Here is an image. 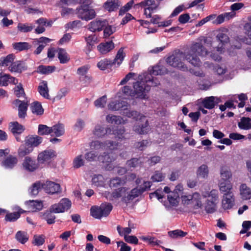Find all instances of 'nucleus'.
I'll return each mask as SVG.
<instances>
[{
	"instance_id": "1",
	"label": "nucleus",
	"mask_w": 251,
	"mask_h": 251,
	"mask_svg": "<svg viewBox=\"0 0 251 251\" xmlns=\"http://www.w3.org/2000/svg\"><path fill=\"white\" fill-rule=\"evenodd\" d=\"M127 103L125 101H112L108 105V109L112 111L126 110L124 114L127 117L132 118L137 122L136 125L133 126V130L140 134L147 133L149 130V127L148 121L146 117L136 111L127 110Z\"/></svg>"
},
{
	"instance_id": "2",
	"label": "nucleus",
	"mask_w": 251,
	"mask_h": 251,
	"mask_svg": "<svg viewBox=\"0 0 251 251\" xmlns=\"http://www.w3.org/2000/svg\"><path fill=\"white\" fill-rule=\"evenodd\" d=\"M207 53V50L201 43H196L192 46L190 52L186 54L185 59L194 66L200 67L201 62L197 55L205 56Z\"/></svg>"
},
{
	"instance_id": "3",
	"label": "nucleus",
	"mask_w": 251,
	"mask_h": 251,
	"mask_svg": "<svg viewBox=\"0 0 251 251\" xmlns=\"http://www.w3.org/2000/svg\"><path fill=\"white\" fill-rule=\"evenodd\" d=\"M151 75L145 77L144 80L137 81L133 84V88L135 89L138 97L144 96V93L150 91L151 87H155L159 84V81L156 78H152Z\"/></svg>"
},
{
	"instance_id": "4",
	"label": "nucleus",
	"mask_w": 251,
	"mask_h": 251,
	"mask_svg": "<svg viewBox=\"0 0 251 251\" xmlns=\"http://www.w3.org/2000/svg\"><path fill=\"white\" fill-rule=\"evenodd\" d=\"M113 208L111 203L102 204L100 206H93L91 208V215L95 219H100L107 216Z\"/></svg>"
},
{
	"instance_id": "5",
	"label": "nucleus",
	"mask_w": 251,
	"mask_h": 251,
	"mask_svg": "<svg viewBox=\"0 0 251 251\" xmlns=\"http://www.w3.org/2000/svg\"><path fill=\"white\" fill-rule=\"evenodd\" d=\"M185 56L186 54L182 52L173 54L167 58V62L170 66L177 68L181 71H186L188 70V69L183 62V61L185 59Z\"/></svg>"
},
{
	"instance_id": "6",
	"label": "nucleus",
	"mask_w": 251,
	"mask_h": 251,
	"mask_svg": "<svg viewBox=\"0 0 251 251\" xmlns=\"http://www.w3.org/2000/svg\"><path fill=\"white\" fill-rule=\"evenodd\" d=\"M90 147L95 150H109L113 151L118 149V143L111 140H106L104 142L94 141L91 143Z\"/></svg>"
},
{
	"instance_id": "7",
	"label": "nucleus",
	"mask_w": 251,
	"mask_h": 251,
	"mask_svg": "<svg viewBox=\"0 0 251 251\" xmlns=\"http://www.w3.org/2000/svg\"><path fill=\"white\" fill-rule=\"evenodd\" d=\"M127 190H128V189L127 187H121L114 190L112 192H105L104 195L108 200L113 202H117L120 198H121V201H123V198L126 196Z\"/></svg>"
},
{
	"instance_id": "8",
	"label": "nucleus",
	"mask_w": 251,
	"mask_h": 251,
	"mask_svg": "<svg viewBox=\"0 0 251 251\" xmlns=\"http://www.w3.org/2000/svg\"><path fill=\"white\" fill-rule=\"evenodd\" d=\"M76 14L79 18L86 21L91 20L96 16L95 10L84 5L77 8Z\"/></svg>"
},
{
	"instance_id": "9",
	"label": "nucleus",
	"mask_w": 251,
	"mask_h": 251,
	"mask_svg": "<svg viewBox=\"0 0 251 251\" xmlns=\"http://www.w3.org/2000/svg\"><path fill=\"white\" fill-rule=\"evenodd\" d=\"M72 205V202L68 199L64 198L59 202L52 205L50 211L54 213H63L69 210Z\"/></svg>"
},
{
	"instance_id": "10",
	"label": "nucleus",
	"mask_w": 251,
	"mask_h": 251,
	"mask_svg": "<svg viewBox=\"0 0 251 251\" xmlns=\"http://www.w3.org/2000/svg\"><path fill=\"white\" fill-rule=\"evenodd\" d=\"M116 159V155L112 153L103 152L98 157V161L105 164V168L108 170H111L113 166L111 163Z\"/></svg>"
},
{
	"instance_id": "11",
	"label": "nucleus",
	"mask_w": 251,
	"mask_h": 251,
	"mask_svg": "<svg viewBox=\"0 0 251 251\" xmlns=\"http://www.w3.org/2000/svg\"><path fill=\"white\" fill-rule=\"evenodd\" d=\"M22 165L25 170L30 172L35 171L39 167L38 163L36 160L29 156H26L25 158Z\"/></svg>"
},
{
	"instance_id": "12",
	"label": "nucleus",
	"mask_w": 251,
	"mask_h": 251,
	"mask_svg": "<svg viewBox=\"0 0 251 251\" xmlns=\"http://www.w3.org/2000/svg\"><path fill=\"white\" fill-rule=\"evenodd\" d=\"M42 188L47 193L51 194L61 191L60 185L51 181H47L45 183H42Z\"/></svg>"
},
{
	"instance_id": "13",
	"label": "nucleus",
	"mask_w": 251,
	"mask_h": 251,
	"mask_svg": "<svg viewBox=\"0 0 251 251\" xmlns=\"http://www.w3.org/2000/svg\"><path fill=\"white\" fill-rule=\"evenodd\" d=\"M13 103L18 106V116L20 118L24 119L26 116V111L28 107V103L23 100L17 99Z\"/></svg>"
},
{
	"instance_id": "14",
	"label": "nucleus",
	"mask_w": 251,
	"mask_h": 251,
	"mask_svg": "<svg viewBox=\"0 0 251 251\" xmlns=\"http://www.w3.org/2000/svg\"><path fill=\"white\" fill-rule=\"evenodd\" d=\"M111 131L112 129L110 127H104L102 125H97L93 131V133L96 137L98 138H102L107 134H112Z\"/></svg>"
},
{
	"instance_id": "15",
	"label": "nucleus",
	"mask_w": 251,
	"mask_h": 251,
	"mask_svg": "<svg viewBox=\"0 0 251 251\" xmlns=\"http://www.w3.org/2000/svg\"><path fill=\"white\" fill-rule=\"evenodd\" d=\"M142 194V191L138 187L134 188L129 192L127 191L126 196H125V197L123 198V202L127 204L129 203L130 201L133 200Z\"/></svg>"
},
{
	"instance_id": "16",
	"label": "nucleus",
	"mask_w": 251,
	"mask_h": 251,
	"mask_svg": "<svg viewBox=\"0 0 251 251\" xmlns=\"http://www.w3.org/2000/svg\"><path fill=\"white\" fill-rule=\"evenodd\" d=\"M56 156L55 152L52 150H46L40 153L38 156L39 162L43 163Z\"/></svg>"
},
{
	"instance_id": "17",
	"label": "nucleus",
	"mask_w": 251,
	"mask_h": 251,
	"mask_svg": "<svg viewBox=\"0 0 251 251\" xmlns=\"http://www.w3.org/2000/svg\"><path fill=\"white\" fill-rule=\"evenodd\" d=\"M119 0H107L103 4V8L109 12L116 11L121 5Z\"/></svg>"
},
{
	"instance_id": "18",
	"label": "nucleus",
	"mask_w": 251,
	"mask_h": 251,
	"mask_svg": "<svg viewBox=\"0 0 251 251\" xmlns=\"http://www.w3.org/2000/svg\"><path fill=\"white\" fill-rule=\"evenodd\" d=\"M234 199L232 193H225L222 200V206L225 209L232 207L233 205Z\"/></svg>"
},
{
	"instance_id": "19",
	"label": "nucleus",
	"mask_w": 251,
	"mask_h": 251,
	"mask_svg": "<svg viewBox=\"0 0 251 251\" xmlns=\"http://www.w3.org/2000/svg\"><path fill=\"white\" fill-rule=\"evenodd\" d=\"M107 24V22L105 20L94 21L89 24V29L93 32L100 31Z\"/></svg>"
},
{
	"instance_id": "20",
	"label": "nucleus",
	"mask_w": 251,
	"mask_h": 251,
	"mask_svg": "<svg viewBox=\"0 0 251 251\" xmlns=\"http://www.w3.org/2000/svg\"><path fill=\"white\" fill-rule=\"evenodd\" d=\"M38 91L43 97L46 99H50L49 95V89L47 81L42 80L41 81L38 87Z\"/></svg>"
},
{
	"instance_id": "21",
	"label": "nucleus",
	"mask_w": 251,
	"mask_h": 251,
	"mask_svg": "<svg viewBox=\"0 0 251 251\" xmlns=\"http://www.w3.org/2000/svg\"><path fill=\"white\" fill-rule=\"evenodd\" d=\"M245 33L248 35L247 37H238V40L239 42L245 43L248 45H251V23H247L244 25Z\"/></svg>"
},
{
	"instance_id": "22",
	"label": "nucleus",
	"mask_w": 251,
	"mask_h": 251,
	"mask_svg": "<svg viewBox=\"0 0 251 251\" xmlns=\"http://www.w3.org/2000/svg\"><path fill=\"white\" fill-rule=\"evenodd\" d=\"M201 195L203 198H207V200L219 202V192L217 190L213 189L210 191L202 190Z\"/></svg>"
},
{
	"instance_id": "23",
	"label": "nucleus",
	"mask_w": 251,
	"mask_h": 251,
	"mask_svg": "<svg viewBox=\"0 0 251 251\" xmlns=\"http://www.w3.org/2000/svg\"><path fill=\"white\" fill-rule=\"evenodd\" d=\"M8 69L11 72L21 73L23 71L26 70V68L23 62L16 61L13 62L11 66H10Z\"/></svg>"
},
{
	"instance_id": "24",
	"label": "nucleus",
	"mask_w": 251,
	"mask_h": 251,
	"mask_svg": "<svg viewBox=\"0 0 251 251\" xmlns=\"http://www.w3.org/2000/svg\"><path fill=\"white\" fill-rule=\"evenodd\" d=\"M42 142V138L38 136H29L25 139V145L31 147H37Z\"/></svg>"
},
{
	"instance_id": "25",
	"label": "nucleus",
	"mask_w": 251,
	"mask_h": 251,
	"mask_svg": "<svg viewBox=\"0 0 251 251\" xmlns=\"http://www.w3.org/2000/svg\"><path fill=\"white\" fill-rule=\"evenodd\" d=\"M197 176L199 178L206 179L208 177L209 168L206 164H203L199 167L196 171Z\"/></svg>"
},
{
	"instance_id": "26",
	"label": "nucleus",
	"mask_w": 251,
	"mask_h": 251,
	"mask_svg": "<svg viewBox=\"0 0 251 251\" xmlns=\"http://www.w3.org/2000/svg\"><path fill=\"white\" fill-rule=\"evenodd\" d=\"M114 48V44L112 41L101 43L98 46V49L102 54H105Z\"/></svg>"
},
{
	"instance_id": "27",
	"label": "nucleus",
	"mask_w": 251,
	"mask_h": 251,
	"mask_svg": "<svg viewBox=\"0 0 251 251\" xmlns=\"http://www.w3.org/2000/svg\"><path fill=\"white\" fill-rule=\"evenodd\" d=\"M124 47L121 48L117 51L114 59L112 60L113 64L117 65V67L122 64L126 56V53L124 52Z\"/></svg>"
},
{
	"instance_id": "28",
	"label": "nucleus",
	"mask_w": 251,
	"mask_h": 251,
	"mask_svg": "<svg viewBox=\"0 0 251 251\" xmlns=\"http://www.w3.org/2000/svg\"><path fill=\"white\" fill-rule=\"evenodd\" d=\"M51 135L56 137H59L64 134L65 132L64 126L62 124H58L50 127Z\"/></svg>"
},
{
	"instance_id": "29",
	"label": "nucleus",
	"mask_w": 251,
	"mask_h": 251,
	"mask_svg": "<svg viewBox=\"0 0 251 251\" xmlns=\"http://www.w3.org/2000/svg\"><path fill=\"white\" fill-rule=\"evenodd\" d=\"M105 119L108 123L111 124L121 125L125 124L123 119L119 116L108 114L106 116Z\"/></svg>"
},
{
	"instance_id": "30",
	"label": "nucleus",
	"mask_w": 251,
	"mask_h": 251,
	"mask_svg": "<svg viewBox=\"0 0 251 251\" xmlns=\"http://www.w3.org/2000/svg\"><path fill=\"white\" fill-rule=\"evenodd\" d=\"M216 100H218V98L213 96L206 97L203 100L202 104L205 108L211 109L218 103Z\"/></svg>"
},
{
	"instance_id": "31",
	"label": "nucleus",
	"mask_w": 251,
	"mask_h": 251,
	"mask_svg": "<svg viewBox=\"0 0 251 251\" xmlns=\"http://www.w3.org/2000/svg\"><path fill=\"white\" fill-rule=\"evenodd\" d=\"M10 127L11 131L14 136L21 134L25 130L24 126L19 124L17 122L11 123L10 124Z\"/></svg>"
},
{
	"instance_id": "32",
	"label": "nucleus",
	"mask_w": 251,
	"mask_h": 251,
	"mask_svg": "<svg viewBox=\"0 0 251 251\" xmlns=\"http://www.w3.org/2000/svg\"><path fill=\"white\" fill-rule=\"evenodd\" d=\"M18 160L15 156L10 155L2 162V165L7 169H11L17 163Z\"/></svg>"
},
{
	"instance_id": "33",
	"label": "nucleus",
	"mask_w": 251,
	"mask_h": 251,
	"mask_svg": "<svg viewBox=\"0 0 251 251\" xmlns=\"http://www.w3.org/2000/svg\"><path fill=\"white\" fill-rule=\"evenodd\" d=\"M238 127L244 130L251 129V119L248 117H242L238 123Z\"/></svg>"
},
{
	"instance_id": "34",
	"label": "nucleus",
	"mask_w": 251,
	"mask_h": 251,
	"mask_svg": "<svg viewBox=\"0 0 251 251\" xmlns=\"http://www.w3.org/2000/svg\"><path fill=\"white\" fill-rule=\"evenodd\" d=\"M15 56L13 54H10L6 57L0 58V65L4 67H9L11 66L14 62Z\"/></svg>"
},
{
	"instance_id": "35",
	"label": "nucleus",
	"mask_w": 251,
	"mask_h": 251,
	"mask_svg": "<svg viewBox=\"0 0 251 251\" xmlns=\"http://www.w3.org/2000/svg\"><path fill=\"white\" fill-rule=\"evenodd\" d=\"M240 195L243 200H248L251 198V190L246 184H242L240 188Z\"/></svg>"
},
{
	"instance_id": "36",
	"label": "nucleus",
	"mask_w": 251,
	"mask_h": 251,
	"mask_svg": "<svg viewBox=\"0 0 251 251\" xmlns=\"http://www.w3.org/2000/svg\"><path fill=\"white\" fill-rule=\"evenodd\" d=\"M57 52L58 59L61 63L65 64L70 60L69 56L64 49L59 48L57 50Z\"/></svg>"
},
{
	"instance_id": "37",
	"label": "nucleus",
	"mask_w": 251,
	"mask_h": 251,
	"mask_svg": "<svg viewBox=\"0 0 251 251\" xmlns=\"http://www.w3.org/2000/svg\"><path fill=\"white\" fill-rule=\"evenodd\" d=\"M23 213L24 210L22 209H19L18 212L7 213L5 217V220L8 222H15L20 218L21 214Z\"/></svg>"
},
{
	"instance_id": "38",
	"label": "nucleus",
	"mask_w": 251,
	"mask_h": 251,
	"mask_svg": "<svg viewBox=\"0 0 251 251\" xmlns=\"http://www.w3.org/2000/svg\"><path fill=\"white\" fill-rule=\"evenodd\" d=\"M30 109L33 113L37 115H41L44 112V109L41 104L38 101L32 102L30 104Z\"/></svg>"
},
{
	"instance_id": "39",
	"label": "nucleus",
	"mask_w": 251,
	"mask_h": 251,
	"mask_svg": "<svg viewBox=\"0 0 251 251\" xmlns=\"http://www.w3.org/2000/svg\"><path fill=\"white\" fill-rule=\"evenodd\" d=\"M219 187L220 191L222 193H225V194L232 193L230 191L232 186L230 181H219Z\"/></svg>"
},
{
	"instance_id": "40",
	"label": "nucleus",
	"mask_w": 251,
	"mask_h": 251,
	"mask_svg": "<svg viewBox=\"0 0 251 251\" xmlns=\"http://www.w3.org/2000/svg\"><path fill=\"white\" fill-rule=\"evenodd\" d=\"M232 174L227 168L223 167L220 171V180L219 181H229V179L231 177Z\"/></svg>"
},
{
	"instance_id": "41",
	"label": "nucleus",
	"mask_w": 251,
	"mask_h": 251,
	"mask_svg": "<svg viewBox=\"0 0 251 251\" xmlns=\"http://www.w3.org/2000/svg\"><path fill=\"white\" fill-rule=\"evenodd\" d=\"M114 65L112 60L107 59H103L99 61L97 64L98 67L101 70H104L110 68Z\"/></svg>"
},
{
	"instance_id": "42",
	"label": "nucleus",
	"mask_w": 251,
	"mask_h": 251,
	"mask_svg": "<svg viewBox=\"0 0 251 251\" xmlns=\"http://www.w3.org/2000/svg\"><path fill=\"white\" fill-rule=\"evenodd\" d=\"M134 91L132 92L130 87L128 86H125L122 89V92L125 97H129L130 96L131 97H135V98H143L144 96L142 97H138V94L136 93L135 89L134 88Z\"/></svg>"
},
{
	"instance_id": "43",
	"label": "nucleus",
	"mask_w": 251,
	"mask_h": 251,
	"mask_svg": "<svg viewBox=\"0 0 251 251\" xmlns=\"http://www.w3.org/2000/svg\"><path fill=\"white\" fill-rule=\"evenodd\" d=\"M226 30L220 31L216 36L217 39L219 41L222 45L228 43L229 38L227 34Z\"/></svg>"
},
{
	"instance_id": "44",
	"label": "nucleus",
	"mask_w": 251,
	"mask_h": 251,
	"mask_svg": "<svg viewBox=\"0 0 251 251\" xmlns=\"http://www.w3.org/2000/svg\"><path fill=\"white\" fill-rule=\"evenodd\" d=\"M16 240L22 244L25 243L28 240V235L26 232L18 231L15 235Z\"/></svg>"
},
{
	"instance_id": "45",
	"label": "nucleus",
	"mask_w": 251,
	"mask_h": 251,
	"mask_svg": "<svg viewBox=\"0 0 251 251\" xmlns=\"http://www.w3.org/2000/svg\"><path fill=\"white\" fill-rule=\"evenodd\" d=\"M43 206L42 202L39 201H30L28 204V209L32 212L41 210Z\"/></svg>"
},
{
	"instance_id": "46",
	"label": "nucleus",
	"mask_w": 251,
	"mask_h": 251,
	"mask_svg": "<svg viewBox=\"0 0 251 251\" xmlns=\"http://www.w3.org/2000/svg\"><path fill=\"white\" fill-rule=\"evenodd\" d=\"M143 162L141 158H132L126 161V164L128 168H136L140 166Z\"/></svg>"
},
{
	"instance_id": "47",
	"label": "nucleus",
	"mask_w": 251,
	"mask_h": 251,
	"mask_svg": "<svg viewBox=\"0 0 251 251\" xmlns=\"http://www.w3.org/2000/svg\"><path fill=\"white\" fill-rule=\"evenodd\" d=\"M126 183L125 180L119 177H115L110 179L109 186L110 188H116L124 185Z\"/></svg>"
},
{
	"instance_id": "48",
	"label": "nucleus",
	"mask_w": 251,
	"mask_h": 251,
	"mask_svg": "<svg viewBox=\"0 0 251 251\" xmlns=\"http://www.w3.org/2000/svg\"><path fill=\"white\" fill-rule=\"evenodd\" d=\"M126 130L124 127H117L112 131V134H114L115 137L119 140H124L126 138L125 137V133Z\"/></svg>"
},
{
	"instance_id": "49",
	"label": "nucleus",
	"mask_w": 251,
	"mask_h": 251,
	"mask_svg": "<svg viewBox=\"0 0 251 251\" xmlns=\"http://www.w3.org/2000/svg\"><path fill=\"white\" fill-rule=\"evenodd\" d=\"M55 70V67L51 66H39L37 72L42 74H49L52 73Z\"/></svg>"
},
{
	"instance_id": "50",
	"label": "nucleus",
	"mask_w": 251,
	"mask_h": 251,
	"mask_svg": "<svg viewBox=\"0 0 251 251\" xmlns=\"http://www.w3.org/2000/svg\"><path fill=\"white\" fill-rule=\"evenodd\" d=\"M168 200L170 203L173 206H175L178 203L179 199V194L176 192H171L168 195Z\"/></svg>"
},
{
	"instance_id": "51",
	"label": "nucleus",
	"mask_w": 251,
	"mask_h": 251,
	"mask_svg": "<svg viewBox=\"0 0 251 251\" xmlns=\"http://www.w3.org/2000/svg\"><path fill=\"white\" fill-rule=\"evenodd\" d=\"M33 151V148L29 146H21L18 150V154L20 157H24L30 152Z\"/></svg>"
},
{
	"instance_id": "52",
	"label": "nucleus",
	"mask_w": 251,
	"mask_h": 251,
	"mask_svg": "<svg viewBox=\"0 0 251 251\" xmlns=\"http://www.w3.org/2000/svg\"><path fill=\"white\" fill-rule=\"evenodd\" d=\"M140 239L144 241H147L152 246H159L161 242L160 240H158L154 237L150 236H142Z\"/></svg>"
},
{
	"instance_id": "53",
	"label": "nucleus",
	"mask_w": 251,
	"mask_h": 251,
	"mask_svg": "<svg viewBox=\"0 0 251 251\" xmlns=\"http://www.w3.org/2000/svg\"><path fill=\"white\" fill-rule=\"evenodd\" d=\"M34 26L32 24L19 23L17 28L19 31L22 32H28L33 29Z\"/></svg>"
},
{
	"instance_id": "54",
	"label": "nucleus",
	"mask_w": 251,
	"mask_h": 251,
	"mask_svg": "<svg viewBox=\"0 0 251 251\" xmlns=\"http://www.w3.org/2000/svg\"><path fill=\"white\" fill-rule=\"evenodd\" d=\"M13 48L17 50L22 51L27 50L30 48V46L27 42H18L12 44Z\"/></svg>"
},
{
	"instance_id": "55",
	"label": "nucleus",
	"mask_w": 251,
	"mask_h": 251,
	"mask_svg": "<svg viewBox=\"0 0 251 251\" xmlns=\"http://www.w3.org/2000/svg\"><path fill=\"white\" fill-rule=\"evenodd\" d=\"M165 177V175L159 171H155L151 176V179L152 182H158L163 181Z\"/></svg>"
},
{
	"instance_id": "56",
	"label": "nucleus",
	"mask_w": 251,
	"mask_h": 251,
	"mask_svg": "<svg viewBox=\"0 0 251 251\" xmlns=\"http://www.w3.org/2000/svg\"><path fill=\"white\" fill-rule=\"evenodd\" d=\"M218 202L210 200H207L205 205V210L208 213L214 212L216 208V205Z\"/></svg>"
},
{
	"instance_id": "57",
	"label": "nucleus",
	"mask_w": 251,
	"mask_h": 251,
	"mask_svg": "<svg viewBox=\"0 0 251 251\" xmlns=\"http://www.w3.org/2000/svg\"><path fill=\"white\" fill-rule=\"evenodd\" d=\"M167 69L163 66H156L153 67L151 74L153 75H162L167 74Z\"/></svg>"
},
{
	"instance_id": "58",
	"label": "nucleus",
	"mask_w": 251,
	"mask_h": 251,
	"mask_svg": "<svg viewBox=\"0 0 251 251\" xmlns=\"http://www.w3.org/2000/svg\"><path fill=\"white\" fill-rule=\"evenodd\" d=\"M92 183L96 186H102L104 184V178L101 175H95L92 178Z\"/></svg>"
},
{
	"instance_id": "59",
	"label": "nucleus",
	"mask_w": 251,
	"mask_h": 251,
	"mask_svg": "<svg viewBox=\"0 0 251 251\" xmlns=\"http://www.w3.org/2000/svg\"><path fill=\"white\" fill-rule=\"evenodd\" d=\"M168 234L171 238H177L184 237L187 234V233L181 230L176 229L168 232Z\"/></svg>"
},
{
	"instance_id": "60",
	"label": "nucleus",
	"mask_w": 251,
	"mask_h": 251,
	"mask_svg": "<svg viewBox=\"0 0 251 251\" xmlns=\"http://www.w3.org/2000/svg\"><path fill=\"white\" fill-rule=\"evenodd\" d=\"M99 155L97 151H90L85 153V158L89 162H93L98 160Z\"/></svg>"
},
{
	"instance_id": "61",
	"label": "nucleus",
	"mask_w": 251,
	"mask_h": 251,
	"mask_svg": "<svg viewBox=\"0 0 251 251\" xmlns=\"http://www.w3.org/2000/svg\"><path fill=\"white\" fill-rule=\"evenodd\" d=\"M84 165V160L82 155L76 156L73 161V166L75 168H79Z\"/></svg>"
},
{
	"instance_id": "62",
	"label": "nucleus",
	"mask_w": 251,
	"mask_h": 251,
	"mask_svg": "<svg viewBox=\"0 0 251 251\" xmlns=\"http://www.w3.org/2000/svg\"><path fill=\"white\" fill-rule=\"evenodd\" d=\"M38 132L40 135L51 134L50 127L44 125H39Z\"/></svg>"
},
{
	"instance_id": "63",
	"label": "nucleus",
	"mask_w": 251,
	"mask_h": 251,
	"mask_svg": "<svg viewBox=\"0 0 251 251\" xmlns=\"http://www.w3.org/2000/svg\"><path fill=\"white\" fill-rule=\"evenodd\" d=\"M52 212H51L50 210L49 212H46L43 215L44 218L49 225H51L55 223V219L56 217L55 215L52 214Z\"/></svg>"
},
{
	"instance_id": "64",
	"label": "nucleus",
	"mask_w": 251,
	"mask_h": 251,
	"mask_svg": "<svg viewBox=\"0 0 251 251\" xmlns=\"http://www.w3.org/2000/svg\"><path fill=\"white\" fill-rule=\"evenodd\" d=\"M14 94L18 98H21L25 95L24 89L21 83H19L14 88Z\"/></svg>"
}]
</instances>
